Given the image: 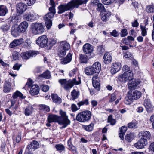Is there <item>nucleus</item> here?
I'll return each instance as SVG.
<instances>
[{
	"mask_svg": "<svg viewBox=\"0 0 154 154\" xmlns=\"http://www.w3.org/2000/svg\"><path fill=\"white\" fill-rule=\"evenodd\" d=\"M60 116L53 114H49L47 117V121L49 122H57L60 125H63V128L66 127L70 123L66 112L61 110L60 111Z\"/></svg>",
	"mask_w": 154,
	"mask_h": 154,
	"instance_id": "f257e3e1",
	"label": "nucleus"
},
{
	"mask_svg": "<svg viewBox=\"0 0 154 154\" xmlns=\"http://www.w3.org/2000/svg\"><path fill=\"white\" fill-rule=\"evenodd\" d=\"M88 0H71L67 4L60 5L58 7L57 13L61 14L66 11L72 10L74 8H78L79 6L82 4H86Z\"/></svg>",
	"mask_w": 154,
	"mask_h": 154,
	"instance_id": "f03ea898",
	"label": "nucleus"
},
{
	"mask_svg": "<svg viewBox=\"0 0 154 154\" xmlns=\"http://www.w3.org/2000/svg\"><path fill=\"white\" fill-rule=\"evenodd\" d=\"M49 12L43 17L45 25L48 29H50L52 25V19L56 13V11H54V9L53 8H49Z\"/></svg>",
	"mask_w": 154,
	"mask_h": 154,
	"instance_id": "7ed1b4c3",
	"label": "nucleus"
},
{
	"mask_svg": "<svg viewBox=\"0 0 154 154\" xmlns=\"http://www.w3.org/2000/svg\"><path fill=\"white\" fill-rule=\"evenodd\" d=\"M70 48L69 43L66 41L60 42L58 51V55L60 57H63L66 54V51Z\"/></svg>",
	"mask_w": 154,
	"mask_h": 154,
	"instance_id": "20e7f679",
	"label": "nucleus"
},
{
	"mask_svg": "<svg viewBox=\"0 0 154 154\" xmlns=\"http://www.w3.org/2000/svg\"><path fill=\"white\" fill-rule=\"evenodd\" d=\"M91 112L89 111H86L79 113L76 116V119L80 122H84L89 120L91 117Z\"/></svg>",
	"mask_w": 154,
	"mask_h": 154,
	"instance_id": "39448f33",
	"label": "nucleus"
},
{
	"mask_svg": "<svg viewBox=\"0 0 154 154\" xmlns=\"http://www.w3.org/2000/svg\"><path fill=\"white\" fill-rule=\"evenodd\" d=\"M31 30L34 34L37 35L43 33L44 31V28L42 23H35L32 24Z\"/></svg>",
	"mask_w": 154,
	"mask_h": 154,
	"instance_id": "423d86ee",
	"label": "nucleus"
},
{
	"mask_svg": "<svg viewBox=\"0 0 154 154\" xmlns=\"http://www.w3.org/2000/svg\"><path fill=\"white\" fill-rule=\"evenodd\" d=\"M133 79V73L132 72L123 73L118 76L119 81L125 82L126 81L131 80Z\"/></svg>",
	"mask_w": 154,
	"mask_h": 154,
	"instance_id": "0eeeda50",
	"label": "nucleus"
},
{
	"mask_svg": "<svg viewBox=\"0 0 154 154\" xmlns=\"http://www.w3.org/2000/svg\"><path fill=\"white\" fill-rule=\"evenodd\" d=\"M36 43L42 48L46 47L48 42V39L45 35L38 37L36 40Z\"/></svg>",
	"mask_w": 154,
	"mask_h": 154,
	"instance_id": "6e6552de",
	"label": "nucleus"
},
{
	"mask_svg": "<svg viewBox=\"0 0 154 154\" xmlns=\"http://www.w3.org/2000/svg\"><path fill=\"white\" fill-rule=\"evenodd\" d=\"M140 86V82L133 78L129 80L128 83V88L130 90L137 88Z\"/></svg>",
	"mask_w": 154,
	"mask_h": 154,
	"instance_id": "1a4fd4ad",
	"label": "nucleus"
},
{
	"mask_svg": "<svg viewBox=\"0 0 154 154\" xmlns=\"http://www.w3.org/2000/svg\"><path fill=\"white\" fill-rule=\"evenodd\" d=\"M38 53L37 51L30 50L22 53L21 56L23 60H27L31 57L35 56Z\"/></svg>",
	"mask_w": 154,
	"mask_h": 154,
	"instance_id": "9d476101",
	"label": "nucleus"
},
{
	"mask_svg": "<svg viewBox=\"0 0 154 154\" xmlns=\"http://www.w3.org/2000/svg\"><path fill=\"white\" fill-rule=\"evenodd\" d=\"M37 14L34 13L29 12L25 14L23 16L24 19L28 21L33 22L36 20Z\"/></svg>",
	"mask_w": 154,
	"mask_h": 154,
	"instance_id": "9b49d317",
	"label": "nucleus"
},
{
	"mask_svg": "<svg viewBox=\"0 0 154 154\" xmlns=\"http://www.w3.org/2000/svg\"><path fill=\"white\" fill-rule=\"evenodd\" d=\"M121 68V63L119 62H115L112 63L110 69V72L114 74L119 71Z\"/></svg>",
	"mask_w": 154,
	"mask_h": 154,
	"instance_id": "f8f14e48",
	"label": "nucleus"
},
{
	"mask_svg": "<svg viewBox=\"0 0 154 154\" xmlns=\"http://www.w3.org/2000/svg\"><path fill=\"white\" fill-rule=\"evenodd\" d=\"M140 139L143 140H145L147 142L151 138V134L150 132L147 131H141L140 133Z\"/></svg>",
	"mask_w": 154,
	"mask_h": 154,
	"instance_id": "ddd939ff",
	"label": "nucleus"
},
{
	"mask_svg": "<svg viewBox=\"0 0 154 154\" xmlns=\"http://www.w3.org/2000/svg\"><path fill=\"white\" fill-rule=\"evenodd\" d=\"M27 8V6L25 3H19L17 5V13L22 14L26 11Z\"/></svg>",
	"mask_w": 154,
	"mask_h": 154,
	"instance_id": "4468645a",
	"label": "nucleus"
},
{
	"mask_svg": "<svg viewBox=\"0 0 154 154\" xmlns=\"http://www.w3.org/2000/svg\"><path fill=\"white\" fill-rule=\"evenodd\" d=\"M111 15V13L108 11L106 10L101 14V18L102 21L106 22L108 21Z\"/></svg>",
	"mask_w": 154,
	"mask_h": 154,
	"instance_id": "2eb2a0df",
	"label": "nucleus"
},
{
	"mask_svg": "<svg viewBox=\"0 0 154 154\" xmlns=\"http://www.w3.org/2000/svg\"><path fill=\"white\" fill-rule=\"evenodd\" d=\"M148 144L146 140H143L142 139H140L139 141L135 143L134 146L138 149H141L144 148Z\"/></svg>",
	"mask_w": 154,
	"mask_h": 154,
	"instance_id": "dca6fc26",
	"label": "nucleus"
},
{
	"mask_svg": "<svg viewBox=\"0 0 154 154\" xmlns=\"http://www.w3.org/2000/svg\"><path fill=\"white\" fill-rule=\"evenodd\" d=\"M148 144L146 140H143L142 139H140L139 141L135 143L134 146L138 149H141L144 148Z\"/></svg>",
	"mask_w": 154,
	"mask_h": 154,
	"instance_id": "f3484780",
	"label": "nucleus"
},
{
	"mask_svg": "<svg viewBox=\"0 0 154 154\" xmlns=\"http://www.w3.org/2000/svg\"><path fill=\"white\" fill-rule=\"evenodd\" d=\"M23 39L22 38L14 39L10 43L9 47L12 48L19 45L23 43Z\"/></svg>",
	"mask_w": 154,
	"mask_h": 154,
	"instance_id": "a211bd4d",
	"label": "nucleus"
},
{
	"mask_svg": "<svg viewBox=\"0 0 154 154\" xmlns=\"http://www.w3.org/2000/svg\"><path fill=\"white\" fill-rule=\"evenodd\" d=\"M144 104L148 112H149L152 111L153 106L151 104L150 100L148 99H145Z\"/></svg>",
	"mask_w": 154,
	"mask_h": 154,
	"instance_id": "6ab92c4d",
	"label": "nucleus"
},
{
	"mask_svg": "<svg viewBox=\"0 0 154 154\" xmlns=\"http://www.w3.org/2000/svg\"><path fill=\"white\" fill-rule=\"evenodd\" d=\"M39 91V87L37 85H34L32 86L29 92L31 95L34 96L37 95Z\"/></svg>",
	"mask_w": 154,
	"mask_h": 154,
	"instance_id": "aec40b11",
	"label": "nucleus"
},
{
	"mask_svg": "<svg viewBox=\"0 0 154 154\" xmlns=\"http://www.w3.org/2000/svg\"><path fill=\"white\" fill-rule=\"evenodd\" d=\"M39 147V144L38 142L35 140H33L31 142L30 144H28L26 148L28 150L30 149H38Z\"/></svg>",
	"mask_w": 154,
	"mask_h": 154,
	"instance_id": "412c9836",
	"label": "nucleus"
},
{
	"mask_svg": "<svg viewBox=\"0 0 154 154\" xmlns=\"http://www.w3.org/2000/svg\"><path fill=\"white\" fill-rule=\"evenodd\" d=\"M83 49L85 54H89L92 52L93 48L91 45L89 44L86 43L83 45Z\"/></svg>",
	"mask_w": 154,
	"mask_h": 154,
	"instance_id": "4be33fe9",
	"label": "nucleus"
},
{
	"mask_svg": "<svg viewBox=\"0 0 154 154\" xmlns=\"http://www.w3.org/2000/svg\"><path fill=\"white\" fill-rule=\"evenodd\" d=\"M21 33L18 26H13L11 28V33L14 37H17L19 35V33Z\"/></svg>",
	"mask_w": 154,
	"mask_h": 154,
	"instance_id": "5701e85b",
	"label": "nucleus"
},
{
	"mask_svg": "<svg viewBox=\"0 0 154 154\" xmlns=\"http://www.w3.org/2000/svg\"><path fill=\"white\" fill-rule=\"evenodd\" d=\"M28 26V23L26 21H23L22 22L18 27L20 29V31L21 33H23L25 32Z\"/></svg>",
	"mask_w": 154,
	"mask_h": 154,
	"instance_id": "b1692460",
	"label": "nucleus"
},
{
	"mask_svg": "<svg viewBox=\"0 0 154 154\" xmlns=\"http://www.w3.org/2000/svg\"><path fill=\"white\" fill-rule=\"evenodd\" d=\"M131 96L133 100H136L140 98L142 95L141 93L135 90L132 92L131 93H130Z\"/></svg>",
	"mask_w": 154,
	"mask_h": 154,
	"instance_id": "393cba45",
	"label": "nucleus"
},
{
	"mask_svg": "<svg viewBox=\"0 0 154 154\" xmlns=\"http://www.w3.org/2000/svg\"><path fill=\"white\" fill-rule=\"evenodd\" d=\"M72 55L71 53H68L65 57L61 60L62 63L65 64L70 62L72 59Z\"/></svg>",
	"mask_w": 154,
	"mask_h": 154,
	"instance_id": "a878e982",
	"label": "nucleus"
},
{
	"mask_svg": "<svg viewBox=\"0 0 154 154\" xmlns=\"http://www.w3.org/2000/svg\"><path fill=\"white\" fill-rule=\"evenodd\" d=\"M103 58L104 63L106 64L111 62L112 59L111 55L109 52H106L104 54Z\"/></svg>",
	"mask_w": 154,
	"mask_h": 154,
	"instance_id": "bb28decb",
	"label": "nucleus"
},
{
	"mask_svg": "<svg viewBox=\"0 0 154 154\" xmlns=\"http://www.w3.org/2000/svg\"><path fill=\"white\" fill-rule=\"evenodd\" d=\"M8 12L7 7L4 5H0V16H3L6 15Z\"/></svg>",
	"mask_w": 154,
	"mask_h": 154,
	"instance_id": "cd10ccee",
	"label": "nucleus"
},
{
	"mask_svg": "<svg viewBox=\"0 0 154 154\" xmlns=\"http://www.w3.org/2000/svg\"><path fill=\"white\" fill-rule=\"evenodd\" d=\"M92 67L96 73L98 74L100 72L101 69V64L99 62H95L93 64Z\"/></svg>",
	"mask_w": 154,
	"mask_h": 154,
	"instance_id": "c85d7f7f",
	"label": "nucleus"
},
{
	"mask_svg": "<svg viewBox=\"0 0 154 154\" xmlns=\"http://www.w3.org/2000/svg\"><path fill=\"white\" fill-rule=\"evenodd\" d=\"M85 73L88 75H93L96 73L94 70L92 66H88L86 67L85 70Z\"/></svg>",
	"mask_w": 154,
	"mask_h": 154,
	"instance_id": "c756f323",
	"label": "nucleus"
},
{
	"mask_svg": "<svg viewBox=\"0 0 154 154\" xmlns=\"http://www.w3.org/2000/svg\"><path fill=\"white\" fill-rule=\"evenodd\" d=\"M119 130V137L122 140H123L125 134L127 130V127L123 126L120 128Z\"/></svg>",
	"mask_w": 154,
	"mask_h": 154,
	"instance_id": "7c9ffc66",
	"label": "nucleus"
},
{
	"mask_svg": "<svg viewBox=\"0 0 154 154\" xmlns=\"http://www.w3.org/2000/svg\"><path fill=\"white\" fill-rule=\"evenodd\" d=\"M96 76H93L92 78V84L93 87L97 90H100V83L97 80H96Z\"/></svg>",
	"mask_w": 154,
	"mask_h": 154,
	"instance_id": "2f4dec72",
	"label": "nucleus"
},
{
	"mask_svg": "<svg viewBox=\"0 0 154 154\" xmlns=\"http://www.w3.org/2000/svg\"><path fill=\"white\" fill-rule=\"evenodd\" d=\"M39 109L41 112H48L50 110L49 107L45 105L40 104L39 105Z\"/></svg>",
	"mask_w": 154,
	"mask_h": 154,
	"instance_id": "473e14b6",
	"label": "nucleus"
},
{
	"mask_svg": "<svg viewBox=\"0 0 154 154\" xmlns=\"http://www.w3.org/2000/svg\"><path fill=\"white\" fill-rule=\"evenodd\" d=\"M52 100L53 102L57 104H59L61 102V99L56 94L51 95Z\"/></svg>",
	"mask_w": 154,
	"mask_h": 154,
	"instance_id": "72a5a7b5",
	"label": "nucleus"
},
{
	"mask_svg": "<svg viewBox=\"0 0 154 154\" xmlns=\"http://www.w3.org/2000/svg\"><path fill=\"white\" fill-rule=\"evenodd\" d=\"M16 100H13L11 101V104L9 107V109L11 110V111L15 112L18 108V105L15 104Z\"/></svg>",
	"mask_w": 154,
	"mask_h": 154,
	"instance_id": "f704fd0d",
	"label": "nucleus"
},
{
	"mask_svg": "<svg viewBox=\"0 0 154 154\" xmlns=\"http://www.w3.org/2000/svg\"><path fill=\"white\" fill-rule=\"evenodd\" d=\"M33 107L31 106H28L26 107L24 111L25 115L27 116L30 115L32 112Z\"/></svg>",
	"mask_w": 154,
	"mask_h": 154,
	"instance_id": "c9c22d12",
	"label": "nucleus"
},
{
	"mask_svg": "<svg viewBox=\"0 0 154 154\" xmlns=\"http://www.w3.org/2000/svg\"><path fill=\"white\" fill-rule=\"evenodd\" d=\"M55 148L60 153H63V151H65V147L63 145L61 144H57L55 146Z\"/></svg>",
	"mask_w": 154,
	"mask_h": 154,
	"instance_id": "e433bc0d",
	"label": "nucleus"
},
{
	"mask_svg": "<svg viewBox=\"0 0 154 154\" xmlns=\"http://www.w3.org/2000/svg\"><path fill=\"white\" fill-rule=\"evenodd\" d=\"M80 62L82 63H87L88 58L86 55L80 54L79 56Z\"/></svg>",
	"mask_w": 154,
	"mask_h": 154,
	"instance_id": "4c0bfd02",
	"label": "nucleus"
},
{
	"mask_svg": "<svg viewBox=\"0 0 154 154\" xmlns=\"http://www.w3.org/2000/svg\"><path fill=\"white\" fill-rule=\"evenodd\" d=\"M133 100L131 96L130 95V93L127 94V96L126 97L124 102L127 105H129L131 104L132 100Z\"/></svg>",
	"mask_w": 154,
	"mask_h": 154,
	"instance_id": "58836bf2",
	"label": "nucleus"
},
{
	"mask_svg": "<svg viewBox=\"0 0 154 154\" xmlns=\"http://www.w3.org/2000/svg\"><path fill=\"white\" fill-rule=\"evenodd\" d=\"M39 76L40 77L44 78L47 79H49L51 77L50 72L48 70H47L43 74L40 75Z\"/></svg>",
	"mask_w": 154,
	"mask_h": 154,
	"instance_id": "ea45409f",
	"label": "nucleus"
},
{
	"mask_svg": "<svg viewBox=\"0 0 154 154\" xmlns=\"http://www.w3.org/2000/svg\"><path fill=\"white\" fill-rule=\"evenodd\" d=\"M12 97L14 99L17 98L18 97L22 99H24L25 98V97L23 96V94L18 91H17L13 94Z\"/></svg>",
	"mask_w": 154,
	"mask_h": 154,
	"instance_id": "a19ab883",
	"label": "nucleus"
},
{
	"mask_svg": "<svg viewBox=\"0 0 154 154\" xmlns=\"http://www.w3.org/2000/svg\"><path fill=\"white\" fill-rule=\"evenodd\" d=\"M96 9L98 11L100 12L101 13L106 10L103 4L100 3L97 4Z\"/></svg>",
	"mask_w": 154,
	"mask_h": 154,
	"instance_id": "79ce46f5",
	"label": "nucleus"
},
{
	"mask_svg": "<svg viewBox=\"0 0 154 154\" xmlns=\"http://www.w3.org/2000/svg\"><path fill=\"white\" fill-rule=\"evenodd\" d=\"M72 98L73 100L77 98L79 95V91H76L75 89L73 90L71 92Z\"/></svg>",
	"mask_w": 154,
	"mask_h": 154,
	"instance_id": "37998d69",
	"label": "nucleus"
},
{
	"mask_svg": "<svg viewBox=\"0 0 154 154\" xmlns=\"http://www.w3.org/2000/svg\"><path fill=\"white\" fill-rule=\"evenodd\" d=\"M134 137L133 133H130L127 134L125 137V140L128 142H131Z\"/></svg>",
	"mask_w": 154,
	"mask_h": 154,
	"instance_id": "c03bdc74",
	"label": "nucleus"
},
{
	"mask_svg": "<svg viewBox=\"0 0 154 154\" xmlns=\"http://www.w3.org/2000/svg\"><path fill=\"white\" fill-rule=\"evenodd\" d=\"M69 80L73 84V85H77L81 83V78L79 77L77 78H75L72 80Z\"/></svg>",
	"mask_w": 154,
	"mask_h": 154,
	"instance_id": "a18cd8bd",
	"label": "nucleus"
},
{
	"mask_svg": "<svg viewBox=\"0 0 154 154\" xmlns=\"http://www.w3.org/2000/svg\"><path fill=\"white\" fill-rule=\"evenodd\" d=\"M146 11L148 13L154 12V5H149L147 6L146 8Z\"/></svg>",
	"mask_w": 154,
	"mask_h": 154,
	"instance_id": "49530a36",
	"label": "nucleus"
},
{
	"mask_svg": "<svg viewBox=\"0 0 154 154\" xmlns=\"http://www.w3.org/2000/svg\"><path fill=\"white\" fill-rule=\"evenodd\" d=\"M73 86V85L69 80L64 85V89L66 90H69Z\"/></svg>",
	"mask_w": 154,
	"mask_h": 154,
	"instance_id": "de8ad7c7",
	"label": "nucleus"
},
{
	"mask_svg": "<svg viewBox=\"0 0 154 154\" xmlns=\"http://www.w3.org/2000/svg\"><path fill=\"white\" fill-rule=\"evenodd\" d=\"M18 20L17 16H14L9 18V22L10 23H12L14 24H16L17 22H18Z\"/></svg>",
	"mask_w": 154,
	"mask_h": 154,
	"instance_id": "09e8293b",
	"label": "nucleus"
},
{
	"mask_svg": "<svg viewBox=\"0 0 154 154\" xmlns=\"http://www.w3.org/2000/svg\"><path fill=\"white\" fill-rule=\"evenodd\" d=\"M140 28L142 35L144 37L146 36L147 35L148 28H146V26H143L141 25H140Z\"/></svg>",
	"mask_w": 154,
	"mask_h": 154,
	"instance_id": "8fccbe9b",
	"label": "nucleus"
},
{
	"mask_svg": "<svg viewBox=\"0 0 154 154\" xmlns=\"http://www.w3.org/2000/svg\"><path fill=\"white\" fill-rule=\"evenodd\" d=\"M94 126V124L93 123H90L88 125H85L84 126V129L86 131L90 132L92 131Z\"/></svg>",
	"mask_w": 154,
	"mask_h": 154,
	"instance_id": "3c124183",
	"label": "nucleus"
},
{
	"mask_svg": "<svg viewBox=\"0 0 154 154\" xmlns=\"http://www.w3.org/2000/svg\"><path fill=\"white\" fill-rule=\"evenodd\" d=\"M10 28V26L9 24L7 23L2 25L0 29L3 32H5L8 31Z\"/></svg>",
	"mask_w": 154,
	"mask_h": 154,
	"instance_id": "603ef678",
	"label": "nucleus"
},
{
	"mask_svg": "<svg viewBox=\"0 0 154 154\" xmlns=\"http://www.w3.org/2000/svg\"><path fill=\"white\" fill-rule=\"evenodd\" d=\"M104 49L102 46H98L97 47V52L98 54H102L104 51Z\"/></svg>",
	"mask_w": 154,
	"mask_h": 154,
	"instance_id": "864d4df0",
	"label": "nucleus"
},
{
	"mask_svg": "<svg viewBox=\"0 0 154 154\" xmlns=\"http://www.w3.org/2000/svg\"><path fill=\"white\" fill-rule=\"evenodd\" d=\"M20 57L19 53L17 51H14L12 55V59L14 60H16L18 59Z\"/></svg>",
	"mask_w": 154,
	"mask_h": 154,
	"instance_id": "5fc2aeb1",
	"label": "nucleus"
},
{
	"mask_svg": "<svg viewBox=\"0 0 154 154\" xmlns=\"http://www.w3.org/2000/svg\"><path fill=\"white\" fill-rule=\"evenodd\" d=\"M108 122L110 123V125H113L116 123V120L113 119L111 115L109 116L108 118Z\"/></svg>",
	"mask_w": 154,
	"mask_h": 154,
	"instance_id": "6e6d98bb",
	"label": "nucleus"
},
{
	"mask_svg": "<svg viewBox=\"0 0 154 154\" xmlns=\"http://www.w3.org/2000/svg\"><path fill=\"white\" fill-rule=\"evenodd\" d=\"M89 103L88 100V99H85L82 100L77 103L78 106L80 107L81 106L85 105H88L89 104Z\"/></svg>",
	"mask_w": 154,
	"mask_h": 154,
	"instance_id": "4d7b16f0",
	"label": "nucleus"
},
{
	"mask_svg": "<svg viewBox=\"0 0 154 154\" xmlns=\"http://www.w3.org/2000/svg\"><path fill=\"white\" fill-rule=\"evenodd\" d=\"M4 86V91L6 93L9 92L11 89L10 85L7 83H5Z\"/></svg>",
	"mask_w": 154,
	"mask_h": 154,
	"instance_id": "13d9d810",
	"label": "nucleus"
},
{
	"mask_svg": "<svg viewBox=\"0 0 154 154\" xmlns=\"http://www.w3.org/2000/svg\"><path fill=\"white\" fill-rule=\"evenodd\" d=\"M137 122L136 121H132L128 124V127L129 128H136L137 127Z\"/></svg>",
	"mask_w": 154,
	"mask_h": 154,
	"instance_id": "bf43d9fd",
	"label": "nucleus"
},
{
	"mask_svg": "<svg viewBox=\"0 0 154 154\" xmlns=\"http://www.w3.org/2000/svg\"><path fill=\"white\" fill-rule=\"evenodd\" d=\"M32 83L33 82L32 80L30 79H28V81L26 83L25 86L23 88H25V89H26V88H29L31 86Z\"/></svg>",
	"mask_w": 154,
	"mask_h": 154,
	"instance_id": "052dcab7",
	"label": "nucleus"
},
{
	"mask_svg": "<svg viewBox=\"0 0 154 154\" xmlns=\"http://www.w3.org/2000/svg\"><path fill=\"white\" fill-rule=\"evenodd\" d=\"M118 92L116 91L114 93L112 94L111 96V99L109 100L110 102H112L114 101L116 99V94Z\"/></svg>",
	"mask_w": 154,
	"mask_h": 154,
	"instance_id": "680f3d73",
	"label": "nucleus"
},
{
	"mask_svg": "<svg viewBox=\"0 0 154 154\" xmlns=\"http://www.w3.org/2000/svg\"><path fill=\"white\" fill-rule=\"evenodd\" d=\"M122 69L123 71L124 72V73L126 72H132L130 70L129 67L126 65H125L122 68Z\"/></svg>",
	"mask_w": 154,
	"mask_h": 154,
	"instance_id": "e2e57ef3",
	"label": "nucleus"
},
{
	"mask_svg": "<svg viewBox=\"0 0 154 154\" xmlns=\"http://www.w3.org/2000/svg\"><path fill=\"white\" fill-rule=\"evenodd\" d=\"M69 149L70 151L72 152L73 154H77V151L76 148V147L74 146L73 145L69 147Z\"/></svg>",
	"mask_w": 154,
	"mask_h": 154,
	"instance_id": "0e129e2a",
	"label": "nucleus"
},
{
	"mask_svg": "<svg viewBox=\"0 0 154 154\" xmlns=\"http://www.w3.org/2000/svg\"><path fill=\"white\" fill-rule=\"evenodd\" d=\"M41 87L42 91L45 92H46L48 91L49 88V86L46 85H42L41 86Z\"/></svg>",
	"mask_w": 154,
	"mask_h": 154,
	"instance_id": "69168bd1",
	"label": "nucleus"
},
{
	"mask_svg": "<svg viewBox=\"0 0 154 154\" xmlns=\"http://www.w3.org/2000/svg\"><path fill=\"white\" fill-rule=\"evenodd\" d=\"M77 69L76 68H74L69 73V75L70 76L72 77L74 75L76 74L77 72Z\"/></svg>",
	"mask_w": 154,
	"mask_h": 154,
	"instance_id": "338daca9",
	"label": "nucleus"
},
{
	"mask_svg": "<svg viewBox=\"0 0 154 154\" xmlns=\"http://www.w3.org/2000/svg\"><path fill=\"white\" fill-rule=\"evenodd\" d=\"M121 36L122 37H124L127 35L128 32L126 29H123L121 31Z\"/></svg>",
	"mask_w": 154,
	"mask_h": 154,
	"instance_id": "774afa93",
	"label": "nucleus"
}]
</instances>
